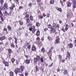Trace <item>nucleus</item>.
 Here are the masks:
<instances>
[{
    "label": "nucleus",
    "instance_id": "nucleus-22",
    "mask_svg": "<svg viewBox=\"0 0 76 76\" xmlns=\"http://www.w3.org/2000/svg\"><path fill=\"white\" fill-rule=\"evenodd\" d=\"M14 39H15V43L16 44H17V41H18V38L16 37L15 36H13Z\"/></svg>",
    "mask_w": 76,
    "mask_h": 76
},
{
    "label": "nucleus",
    "instance_id": "nucleus-37",
    "mask_svg": "<svg viewBox=\"0 0 76 76\" xmlns=\"http://www.w3.org/2000/svg\"><path fill=\"white\" fill-rule=\"evenodd\" d=\"M26 20L27 23H29L30 22V20L29 18L26 19Z\"/></svg>",
    "mask_w": 76,
    "mask_h": 76
},
{
    "label": "nucleus",
    "instance_id": "nucleus-15",
    "mask_svg": "<svg viewBox=\"0 0 76 76\" xmlns=\"http://www.w3.org/2000/svg\"><path fill=\"white\" fill-rule=\"evenodd\" d=\"M34 67L35 68V70L36 72L39 71V68H38V66L35 65L34 66Z\"/></svg>",
    "mask_w": 76,
    "mask_h": 76
},
{
    "label": "nucleus",
    "instance_id": "nucleus-47",
    "mask_svg": "<svg viewBox=\"0 0 76 76\" xmlns=\"http://www.w3.org/2000/svg\"><path fill=\"white\" fill-rule=\"evenodd\" d=\"M34 61L35 63H37L38 61V59L36 58H34Z\"/></svg>",
    "mask_w": 76,
    "mask_h": 76
},
{
    "label": "nucleus",
    "instance_id": "nucleus-35",
    "mask_svg": "<svg viewBox=\"0 0 76 76\" xmlns=\"http://www.w3.org/2000/svg\"><path fill=\"white\" fill-rule=\"evenodd\" d=\"M36 26H37V27L38 28L39 26H40V24L39 23V22H37L36 24Z\"/></svg>",
    "mask_w": 76,
    "mask_h": 76
},
{
    "label": "nucleus",
    "instance_id": "nucleus-42",
    "mask_svg": "<svg viewBox=\"0 0 76 76\" xmlns=\"http://www.w3.org/2000/svg\"><path fill=\"white\" fill-rule=\"evenodd\" d=\"M38 17L39 19H42L43 18V16H42V15H39Z\"/></svg>",
    "mask_w": 76,
    "mask_h": 76
},
{
    "label": "nucleus",
    "instance_id": "nucleus-8",
    "mask_svg": "<svg viewBox=\"0 0 76 76\" xmlns=\"http://www.w3.org/2000/svg\"><path fill=\"white\" fill-rule=\"evenodd\" d=\"M66 60H67L68 58L70 56V53H69V51L67 52L66 54Z\"/></svg>",
    "mask_w": 76,
    "mask_h": 76
},
{
    "label": "nucleus",
    "instance_id": "nucleus-31",
    "mask_svg": "<svg viewBox=\"0 0 76 76\" xmlns=\"http://www.w3.org/2000/svg\"><path fill=\"white\" fill-rule=\"evenodd\" d=\"M11 60L12 64H13V63H14V62H15V58H11Z\"/></svg>",
    "mask_w": 76,
    "mask_h": 76
},
{
    "label": "nucleus",
    "instance_id": "nucleus-2",
    "mask_svg": "<svg viewBox=\"0 0 76 76\" xmlns=\"http://www.w3.org/2000/svg\"><path fill=\"white\" fill-rule=\"evenodd\" d=\"M1 10H3V7L1 6L0 7V18L1 19V20L2 22L4 21V19H3V17L2 16H3V14L1 12Z\"/></svg>",
    "mask_w": 76,
    "mask_h": 76
},
{
    "label": "nucleus",
    "instance_id": "nucleus-39",
    "mask_svg": "<svg viewBox=\"0 0 76 76\" xmlns=\"http://www.w3.org/2000/svg\"><path fill=\"white\" fill-rule=\"evenodd\" d=\"M49 56V58L50 60H52V58H51V56H52V53L51 54H50V56Z\"/></svg>",
    "mask_w": 76,
    "mask_h": 76
},
{
    "label": "nucleus",
    "instance_id": "nucleus-18",
    "mask_svg": "<svg viewBox=\"0 0 76 76\" xmlns=\"http://www.w3.org/2000/svg\"><path fill=\"white\" fill-rule=\"evenodd\" d=\"M52 50H51V49H49V52L47 53V54L48 56H50V54H51V53H52Z\"/></svg>",
    "mask_w": 76,
    "mask_h": 76
},
{
    "label": "nucleus",
    "instance_id": "nucleus-61",
    "mask_svg": "<svg viewBox=\"0 0 76 76\" xmlns=\"http://www.w3.org/2000/svg\"><path fill=\"white\" fill-rule=\"evenodd\" d=\"M32 29H35V26H33L32 27Z\"/></svg>",
    "mask_w": 76,
    "mask_h": 76
},
{
    "label": "nucleus",
    "instance_id": "nucleus-25",
    "mask_svg": "<svg viewBox=\"0 0 76 76\" xmlns=\"http://www.w3.org/2000/svg\"><path fill=\"white\" fill-rule=\"evenodd\" d=\"M49 3L50 4H54V1L53 0H50Z\"/></svg>",
    "mask_w": 76,
    "mask_h": 76
},
{
    "label": "nucleus",
    "instance_id": "nucleus-28",
    "mask_svg": "<svg viewBox=\"0 0 76 76\" xmlns=\"http://www.w3.org/2000/svg\"><path fill=\"white\" fill-rule=\"evenodd\" d=\"M34 17L32 16V15H31L30 16V20H31L32 21H33L34 20Z\"/></svg>",
    "mask_w": 76,
    "mask_h": 76
},
{
    "label": "nucleus",
    "instance_id": "nucleus-11",
    "mask_svg": "<svg viewBox=\"0 0 76 76\" xmlns=\"http://www.w3.org/2000/svg\"><path fill=\"white\" fill-rule=\"evenodd\" d=\"M72 2H74L72 4V7L73 9H75L76 7V1H72Z\"/></svg>",
    "mask_w": 76,
    "mask_h": 76
},
{
    "label": "nucleus",
    "instance_id": "nucleus-1",
    "mask_svg": "<svg viewBox=\"0 0 76 76\" xmlns=\"http://www.w3.org/2000/svg\"><path fill=\"white\" fill-rule=\"evenodd\" d=\"M20 68H17L14 70V72L17 75V74L18 73H22V72H23V70L25 69V66L22 64H21L20 66Z\"/></svg>",
    "mask_w": 76,
    "mask_h": 76
},
{
    "label": "nucleus",
    "instance_id": "nucleus-17",
    "mask_svg": "<svg viewBox=\"0 0 76 76\" xmlns=\"http://www.w3.org/2000/svg\"><path fill=\"white\" fill-rule=\"evenodd\" d=\"M36 35L37 37H39V36L40 35V31L39 30H38L37 31L36 33Z\"/></svg>",
    "mask_w": 76,
    "mask_h": 76
},
{
    "label": "nucleus",
    "instance_id": "nucleus-33",
    "mask_svg": "<svg viewBox=\"0 0 76 76\" xmlns=\"http://www.w3.org/2000/svg\"><path fill=\"white\" fill-rule=\"evenodd\" d=\"M56 9L57 10H58V11H59V12H61V8H60L57 7L56 8Z\"/></svg>",
    "mask_w": 76,
    "mask_h": 76
},
{
    "label": "nucleus",
    "instance_id": "nucleus-62",
    "mask_svg": "<svg viewBox=\"0 0 76 76\" xmlns=\"http://www.w3.org/2000/svg\"><path fill=\"white\" fill-rule=\"evenodd\" d=\"M25 56L27 59H28V58H29V56L28 55H25Z\"/></svg>",
    "mask_w": 76,
    "mask_h": 76
},
{
    "label": "nucleus",
    "instance_id": "nucleus-58",
    "mask_svg": "<svg viewBox=\"0 0 76 76\" xmlns=\"http://www.w3.org/2000/svg\"><path fill=\"white\" fill-rule=\"evenodd\" d=\"M71 24L72 27H74V24H73V23H71Z\"/></svg>",
    "mask_w": 76,
    "mask_h": 76
},
{
    "label": "nucleus",
    "instance_id": "nucleus-55",
    "mask_svg": "<svg viewBox=\"0 0 76 76\" xmlns=\"http://www.w3.org/2000/svg\"><path fill=\"white\" fill-rule=\"evenodd\" d=\"M16 64L17 65H18L19 64V62L18 61V60L16 61Z\"/></svg>",
    "mask_w": 76,
    "mask_h": 76
},
{
    "label": "nucleus",
    "instance_id": "nucleus-56",
    "mask_svg": "<svg viewBox=\"0 0 76 76\" xmlns=\"http://www.w3.org/2000/svg\"><path fill=\"white\" fill-rule=\"evenodd\" d=\"M48 30V28H45L44 29V31H47Z\"/></svg>",
    "mask_w": 76,
    "mask_h": 76
},
{
    "label": "nucleus",
    "instance_id": "nucleus-21",
    "mask_svg": "<svg viewBox=\"0 0 76 76\" xmlns=\"http://www.w3.org/2000/svg\"><path fill=\"white\" fill-rule=\"evenodd\" d=\"M5 38H6V37L5 36H2V37H0V41H3V40L5 39Z\"/></svg>",
    "mask_w": 76,
    "mask_h": 76
},
{
    "label": "nucleus",
    "instance_id": "nucleus-13",
    "mask_svg": "<svg viewBox=\"0 0 76 76\" xmlns=\"http://www.w3.org/2000/svg\"><path fill=\"white\" fill-rule=\"evenodd\" d=\"M31 51H36V47L33 46L31 48Z\"/></svg>",
    "mask_w": 76,
    "mask_h": 76
},
{
    "label": "nucleus",
    "instance_id": "nucleus-19",
    "mask_svg": "<svg viewBox=\"0 0 76 76\" xmlns=\"http://www.w3.org/2000/svg\"><path fill=\"white\" fill-rule=\"evenodd\" d=\"M4 15L7 16H9V13H7L6 11H4Z\"/></svg>",
    "mask_w": 76,
    "mask_h": 76
},
{
    "label": "nucleus",
    "instance_id": "nucleus-24",
    "mask_svg": "<svg viewBox=\"0 0 76 76\" xmlns=\"http://www.w3.org/2000/svg\"><path fill=\"white\" fill-rule=\"evenodd\" d=\"M28 6L29 7H32V3L31 2L29 3L28 5Z\"/></svg>",
    "mask_w": 76,
    "mask_h": 76
},
{
    "label": "nucleus",
    "instance_id": "nucleus-12",
    "mask_svg": "<svg viewBox=\"0 0 76 76\" xmlns=\"http://www.w3.org/2000/svg\"><path fill=\"white\" fill-rule=\"evenodd\" d=\"M68 46L69 48H73V45L72 43H70L69 44H68Z\"/></svg>",
    "mask_w": 76,
    "mask_h": 76
},
{
    "label": "nucleus",
    "instance_id": "nucleus-5",
    "mask_svg": "<svg viewBox=\"0 0 76 76\" xmlns=\"http://www.w3.org/2000/svg\"><path fill=\"white\" fill-rule=\"evenodd\" d=\"M60 38L59 37L57 36L56 37V39L55 42L56 44H59V42H60Z\"/></svg>",
    "mask_w": 76,
    "mask_h": 76
},
{
    "label": "nucleus",
    "instance_id": "nucleus-51",
    "mask_svg": "<svg viewBox=\"0 0 76 76\" xmlns=\"http://www.w3.org/2000/svg\"><path fill=\"white\" fill-rule=\"evenodd\" d=\"M48 28H52V26H51V25L50 24H49L48 26Z\"/></svg>",
    "mask_w": 76,
    "mask_h": 76
},
{
    "label": "nucleus",
    "instance_id": "nucleus-30",
    "mask_svg": "<svg viewBox=\"0 0 76 76\" xmlns=\"http://www.w3.org/2000/svg\"><path fill=\"white\" fill-rule=\"evenodd\" d=\"M29 44H30V43L27 42L25 44H25L24 45V46L25 47H27V46H28V45H29Z\"/></svg>",
    "mask_w": 76,
    "mask_h": 76
},
{
    "label": "nucleus",
    "instance_id": "nucleus-16",
    "mask_svg": "<svg viewBox=\"0 0 76 76\" xmlns=\"http://www.w3.org/2000/svg\"><path fill=\"white\" fill-rule=\"evenodd\" d=\"M66 4H67V6H68V7H71V6H72V4L71 2L68 1L67 2Z\"/></svg>",
    "mask_w": 76,
    "mask_h": 76
},
{
    "label": "nucleus",
    "instance_id": "nucleus-48",
    "mask_svg": "<svg viewBox=\"0 0 76 76\" xmlns=\"http://www.w3.org/2000/svg\"><path fill=\"white\" fill-rule=\"evenodd\" d=\"M37 31V29H33L32 31V34H34L35 33V32Z\"/></svg>",
    "mask_w": 76,
    "mask_h": 76
},
{
    "label": "nucleus",
    "instance_id": "nucleus-32",
    "mask_svg": "<svg viewBox=\"0 0 76 76\" xmlns=\"http://www.w3.org/2000/svg\"><path fill=\"white\" fill-rule=\"evenodd\" d=\"M36 58L38 61H39L40 60H41V57H40V56H37Z\"/></svg>",
    "mask_w": 76,
    "mask_h": 76
},
{
    "label": "nucleus",
    "instance_id": "nucleus-57",
    "mask_svg": "<svg viewBox=\"0 0 76 76\" xmlns=\"http://www.w3.org/2000/svg\"><path fill=\"white\" fill-rule=\"evenodd\" d=\"M28 30H29V31H32V27H29Z\"/></svg>",
    "mask_w": 76,
    "mask_h": 76
},
{
    "label": "nucleus",
    "instance_id": "nucleus-41",
    "mask_svg": "<svg viewBox=\"0 0 76 76\" xmlns=\"http://www.w3.org/2000/svg\"><path fill=\"white\" fill-rule=\"evenodd\" d=\"M41 52H42L43 53H44L45 52V49H44V48H43L41 49Z\"/></svg>",
    "mask_w": 76,
    "mask_h": 76
},
{
    "label": "nucleus",
    "instance_id": "nucleus-45",
    "mask_svg": "<svg viewBox=\"0 0 76 76\" xmlns=\"http://www.w3.org/2000/svg\"><path fill=\"white\" fill-rule=\"evenodd\" d=\"M2 62H3V64H4L5 63V60H4V59L3 58H2Z\"/></svg>",
    "mask_w": 76,
    "mask_h": 76
},
{
    "label": "nucleus",
    "instance_id": "nucleus-46",
    "mask_svg": "<svg viewBox=\"0 0 76 76\" xmlns=\"http://www.w3.org/2000/svg\"><path fill=\"white\" fill-rule=\"evenodd\" d=\"M48 38L49 39V41H51V39H52L51 37L50 36L48 37Z\"/></svg>",
    "mask_w": 76,
    "mask_h": 76
},
{
    "label": "nucleus",
    "instance_id": "nucleus-6",
    "mask_svg": "<svg viewBox=\"0 0 76 76\" xmlns=\"http://www.w3.org/2000/svg\"><path fill=\"white\" fill-rule=\"evenodd\" d=\"M50 31V34H54V33L56 32V30H55V28H54L52 27Z\"/></svg>",
    "mask_w": 76,
    "mask_h": 76
},
{
    "label": "nucleus",
    "instance_id": "nucleus-43",
    "mask_svg": "<svg viewBox=\"0 0 76 76\" xmlns=\"http://www.w3.org/2000/svg\"><path fill=\"white\" fill-rule=\"evenodd\" d=\"M3 3H4V0H0V3L1 6L3 5Z\"/></svg>",
    "mask_w": 76,
    "mask_h": 76
},
{
    "label": "nucleus",
    "instance_id": "nucleus-10",
    "mask_svg": "<svg viewBox=\"0 0 76 76\" xmlns=\"http://www.w3.org/2000/svg\"><path fill=\"white\" fill-rule=\"evenodd\" d=\"M7 4L5 3L4 4L3 9L4 10H6V9L7 8Z\"/></svg>",
    "mask_w": 76,
    "mask_h": 76
},
{
    "label": "nucleus",
    "instance_id": "nucleus-64",
    "mask_svg": "<svg viewBox=\"0 0 76 76\" xmlns=\"http://www.w3.org/2000/svg\"><path fill=\"white\" fill-rule=\"evenodd\" d=\"M61 30L64 32H66V31H65V29H64V28H62Z\"/></svg>",
    "mask_w": 76,
    "mask_h": 76
},
{
    "label": "nucleus",
    "instance_id": "nucleus-20",
    "mask_svg": "<svg viewBox=\"0 0 76 76\" xmlns=\"http://www.w3.org/2000/svg\"><path fill=\"white\" fill-rule=\"evenodd\" d=\"M53 28L57 29V25H56V24L55 23H53Z\"/></svg>",
    "mask_w": 76,
    "mask_h": 76
},
{
    "label": "nucleus",
    "instance_id": "nucleus-34",
    "mask_svg": "<svg viewBox=\"0 0 76 76\" xmlns=\"http://www.w3.org/2000/svg\"><path fill=\"white\" fill-rule=\"evenodd\" d=\"M3 30L4 31H6V34H8V33H9L8 31H7V28H4V29Z\"/></svg>",
    "mask_w": 76,
    "mask_h": 76
},
{
    "label": "nucleus",
    "instance_id": "nucleus-4",
    "mask_svg": "<svg viewBox=\"0 0 76 76\" xmlns=\"http://www.w3.org/2000/svg\"><path fill=\"white\" fill-rule=\"evenodd\" d=\"M7 51L8 52V55L9 57H11V54H12V52H13L12 50L10 48Z\"/></svg>",
    "mask_w": 76,
    "mask_h": 76
},
{
    "label": "nucleus",
    "instance_id": "nucleus-49",
    "mask_svg": "<svg viewBox=\"0 0 76 76\" xmlns=\"http://www.w3.org/2000/svg\"><path fill=\"white\" fill-rule=\"evenodd\" d=\"M41 1V0H37V3L39 4V5H40V4H39V3Z\"/></svg>",
    "mask_w": 76,
    "mask_h": 76
},
{
    "label": "nucleus",
    "instance_id": "nucleus-59",
    "mask_svg": "<svg viewBox=\"0 0 76 76\" xmlns=\"http://www.w3.org/2000/svg\"><path fill=\"white\" fill-rule=\"evenodd\" d=\"M36 40H37V41H39L40 40V38H39V37H37L36 38Z\"/></svg>",
    "mask_w": 76,
    "mask_h": 76
},
{
    "label": "nucleus",
    "instance_id": "nucleus-38",
    "mask_svg": "<svg viewBox=\"0 0 76 76\" xmlns=\"http://www.w3.org/2000/svg\"><path fill=\"white\" fill-rule=\"evenodd\" d=\"M10 46L11 47H12V48H15V45H14L13 43H11Z\"/></svg>",
    "mask_w": 76,
    "mask_h": 76
},
{
    "label": "nucleus",
    "instance_id": "nucleus-27",
    "mask_svg": "<svg viewBox=\"0 0 76 76\" xmlns=\"http://www.w3.org/2000/svg\"><path fill=\"white\" fill-rule=\"evenodd\" d=\"M7 29H8L9 31H12V27L10 26H8L7 27Z\"/></svg>",
    "mask_w": 76,
    "mask_h": 76
},
{
    "label": "nucleus",
    "instance_id": "nucleus-9",
    "mask_svg": "<svg viewBox=\"0 0 76 76\" xmlns=\"http://www.w3.org/2000/svg\"><path fill=\"white\" fill-rule=\"evenodd\" d=\"M64 26L65 28V29L66 31H67V30H68V29H69V25H68V24H66Z\"/></svg>",
    "mask_w": 76,
    "mask_h": 76
},
{
    "label": "nucleus",
    "instance_id": "nucleus-54",
    "mask_svg": "<svg viewBox=\"0 0 76 76\" xmlns=\"http://www.w3.org/2000/svg\"><path fill=\"white\" fill-rule=\"evenodd\" d=\"M27 48L29 50V49H31V45H29L27 46Z\"/></svg>",
    "mask_w": 76,
    "mask_h": 76
},
{
    "label": "nucleus",
    "instance_id": "nucleus-63",
    "mask_svg": "<svg viewBox=\"0 0 76 76\" xmlns=\"http://www.w3.org/2000/svg\"><path fill=\"white\" fill-rule=\"evenodd\" d=\"M26 18H29V15L28 14H26Z\"/></svg>",
    "mask_w": 76,
    "mask_h": 76
},
{
    "label": "nucleus",
    "instance_id": "nucleus-50",
    "mask_svg": "<svg viewBox=\"0 0 76 76\" xmlns=\"http://www.w3.org/2000/svg\"><path fill=\"white\" fill-rule=\"evenodd\" d=\"M28 75H29V73L27 72H26L25 73V76H27Z\"/></svg>",
    "mask_w": 76,
    "mask_h": 76
},
{
    "label": "nucleus",
    "instance_id": "nucleus-36",
    "mask_svg": "<svg viewBox=\"0 0 76 76\" xmlns=\"http://www.w3.org/2000/svg\"><path fill=\"white\" fill-rule=\"evenodd\" d=\"M4 65L5 66H7V67H9V63L7 62H6L4 63Z\"/></svg>",
    "mask_w": 76,
    "mask_h": 76
},
{
    "label": "nucleus",
    "instance_id": "nucleus-3",
    "mask_svg": "<svg viewBox=\"0 0 76 76\" xmlns=\"http://www.w3.org/2000/svg\"><path fill=\"white\" fill-rule=\"evenodd\" d=\"M68 14H66V18H72L73 17V14L72 13V11L70 10L68 11Z\"/></svg>",
    "mask_w": 76,
    "mask_h": 76
},
{
    "label": "nucleus",
    "instance_id": "nucleus-29",
    "mask_svg": "<svg viewBox=\"0 0 76 76\" xmlns=\"http://www.w3.org/2000/svg\"><path fill=\"white\" fill-rule=\"evenodd\" d=\"M63 73L64 75H66V74H67V70L65 69V70H64V72H63Z\"/></svg>",
    "mask_w": 76,
    "mask_h": 76
},
{
    "label": "nucleus",
    "instance_id": "nucleus-53",
    "mask_svg": "<svg viewBox=\"0 0 76 76\" xmlns=\"http://www.w3.org/2000/svg\"><path fill=\"white\" fill-rule=\"evenodd\" d=\"M74 44H75V45L76 47V39L74 41Z\"/></svg>",
    "mask_w": 76,
    "mask_h": 76
},
{
    "label": "nucleus",
    "instance_id": "nucleus-60",
    "mask_svg": "<svg viewBox=\"0 0 76 76\" xmlns=\"http://www.w3.org/2000/svg\"><path fill=\"white\" fill-rule=\"evenodd\" d=\"M23 29V28L22 27L21 28H20H20H19V30H20V31H22V29Z\"/></svg>",
    "mask_w": 76,
    "mask_h": 76
},
{
    "label": "nucleus",
    "instance_id": "nucleus-40",
    "mask_svg": "<svg viewBox=\"0 0 76 76\" xmlns=\"http://www.w3.org/2000/svg\"><path fill=\"white\" fill-rule=\"evenodd\" d=\"M59 58H58L59 59V61H61V59L62 58V56H61V55H59L58 56Z\"/></svg>",
    "mask_w": 76,
    "mask_h": 76
},
{
    "label": "nucleus",
    "instance_id": "nucleus-23",
    "mask_svg": "<svg viewBox=\"0 0 76 76\" xmlns=\"http://www.w3.org/2000/svg\"><path fill=\"white\" fill-rule=\"evenodd\" d=\"M9 73L10 76H14V73L12 71H10Z\"/></svg>",
    "mask_w": 76,
    "mask_h": 76
},
{
    "label": "nucleus",
    "instance_id": "nucleus-26",
    "mask_svg": "<svg viewBox=\"0 0 76 76\" xmlns=\"http://www.w3.org/2000/svg\"><path fill=\"white\" fill-rule=\"evenodd\" d=\"M28 27H29V28H31L32 27V24L31 23H29L27 25Z\"/></svg>",
    "mask_w": 76,
    "mask_h": 76
},
{
    "label": "nucleus",
    "instance_id": "nucleus-14",
    "mask_svg": "<svg viewBox=\"0 0 76 76\" xmlns=\"http://www.w3.org/2000/svg\"><path fill=\"white\" fill-rule=\"evenodd\" d=\"M15 7V4H12V5L11 6V7L10 8L11 11L12 12H13V10H14L13 8Z\"/></svg>",
    "mask_w": 76,
    "mask_h": 76
},
{
    "label": "nucleus",
    "instance_id": "nucleus-7",
    "mask_svg": "<svg viewBox=\"0 0 76 76\" xmlns=\"http://www.w3.org/2000/svg\"><path fill=\"white\" fill-rule=\"evenodd\" d=\"M24 63H25L26 64H29L31 63V60L30 59H26L24 61Z\"/></svg>",
    "mask_w": 76,
    "mask_h": 76
},
{
    "label": "nucleus",
    "instance_id": "nucleus-44",
    "mask_svg": "<svg viewBox=\"0 0 76 76\" xmlns=\"http://www.w3.org/2000/svg\"><path fill=\"white\" fill-rule=\"evenodd\" d=\"M8 40H9V41L11 42L12 40H13V38L11 37H9L8 38Z\"/></svg>",
    "mask_w": 76,
    "mask_h": 76
},
{
    "label": "nucleus",
    "instance_id": "nucleus-52",
    "mask_svg": "<svg viewBox=\"0 0 76 76\" xmlns=\"http://www.w3.org/2000/svg\"><path fill=\"white\" fill-rule=\"evenodd\" d=\"M19 23L20 25H23V22H22L21 21H20Z\"/></svg>",
    "mask_w": 76,
    "mask_h": 76
}]
</instances>
